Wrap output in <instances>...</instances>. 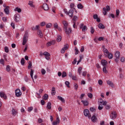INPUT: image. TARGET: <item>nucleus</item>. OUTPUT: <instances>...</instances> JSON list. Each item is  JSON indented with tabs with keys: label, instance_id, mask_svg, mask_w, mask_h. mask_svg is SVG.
Here are the masks:
<instances>
[{
	"label": "nucleus",
	"instance_id": "1",
	"mask_svg": "<svg viewBox=\"0 0 125 125\" xmlns=\"http://www.w3.org/2000/svg\"><path fill=\"white\" fill-rule=\"evenodd\" d=\"M120 55H121V53L119 51H116L115 53V57L116 59H115V61L116 63L119 62V60H120Z\"/></svg>",
	"mask_w": 125,
	"mask_h": 125
},
{
	"label": "nucleus",
	"instance_id": "2",
	"mask_svg": "<svg viewBox=\"0 0 125 125\" xmlns=\"http://www.w3.org/2000/svg\"><path fill=\"white\" fill-rule=\"evenodd\" d=\"M83 114L85 117H88V119L91 118V115L89 113V110L88 109H84L83 111Z\"/></svg>",
	"mask_w": 125,
	"mask_h": 125
},
{
	"label": "nucleus",
	"instance_id": "3",
	"mask_svg": "<svg viewBox=\"0 0 125 125\" xmlns=\"http://www.w3.org/2000/svg\"><path fill=\"white\" fill-rule=\"evenodd\" d=\"M27 42H28V34H25L23 38L22 45H25Z\"/></svg>",
	"mask_w": 125,
	"mask_h": 125
},
{
	"label": "nucleus",
	"instance_id": "4",
	"mask_svg": "<svg viewBox=\"0 0 125 125\" xmlns=\"http://www.w3.org/2000/svg\"><path fill=\"white\" fill-rule=\"evenodd\" d=\"M110 119L111 120H115L117 118V112L116 111H113L110 115Z\"/></svg>",
	"mask_w": 125,
	"mask_h": 125
},
{
	"label": "nucleus",
	"instance_id": "5",
	"mask_svg": "<svg viewBox=\"0 0 125 125\" xmlns=\"http://www.w3.org/2000/svg\"><path fill=\"white\" fill-rule=\"evenodd\" d=\"M103 47V51L104 53V55H105V57H107V55H108V54L109 53V51H108V49H107L106 48H105V46L104 45L102 46Z\"/></svg>",
	"mask_w": 125,
	"mask_h": 125
},
{
	"label": "nucleus",
	"instance_id": "6",
	"mask_svg": "<svg viewBox=\"0 0 125 125\" xmlns=\"http://www.w3.org/2000/svg\"><path fill=\"white\" fill-rule=\"evenodd\" d=\"M64 31L66 35H70L72 32V29L70 27H66V28H64Z\"/></svg>",
	"mask_w": 125,
	"mask_h": 125
},
{
	"label": "nucleus",
	"instance_id": "7",
	"mask_svg": "<svg viewBox=\"0 0 125 125\" xmlns=\"http://www.w3.org/2000/svg\"><path fill=\"white\" fill-rule=\"evenodd\" d=\"M15 94L17 97H19L22 95V93L20 91V89H17L15 90Z\"/></svg>",
	"mask_w": 125,
	"mask_h": 125
},
{
	"label": "nucleus",
	"instance_id": "8",
	"mask_svg": "<svg viewBox=\"0 0 125 125\" xmlns=\"http://www.w3.org/2000/svg\"><path fill=\"white\" fill-rule=\"evenodd\" d=\"M68 48H69V45H64L63 48L62 49L61 52L62 53H65V51H66V49H68Z\"/></svg>",
	"mask_w": 125,
	"mask_h": 125
},
{
	"label": "nucleus",
	"instance_id": "9",
	"mask_svg": "<svg viewBox=\"0 0 125 125\" xmlns=\"http://www.w3.org/2000/svg\"><path fill=\"white\" fill-rule=\"evenodd\" d=\"M14 20L15 22H19V20H20V15L19 14H16L14 15Z\"/></svg>",
	"mask_w": 125,
	"mask_h": 125
},
{
	"label": "nucleus",
	"instance_id": "10",
	"mask_svg": "<svg viewBox=\"0 0 125 125\" xmlns=\"http://www.w3.org/2000/svg\"><path fill=\"white\" fill-rule=\"evenodd\" d=\"M42 8L44 9V10L47 11V10H48L49 9V7H48V5L46 4V3H43L42 5Z\"/></svg>",
	"mask_w": 125,
	"mask_h": 125
},
{
	"label": "nucleus",
	"instance_id": "11",
	"mask_svg": "<svg viewBox=\"0 0 125 125\" xmlns=\"http://www.w3.org/2000/svg\"><path fill=\"white\" fill-rule=\"evenodd\" d=\"M11 112L12 115H13V116H14V117H15V116H16V115L18 114V111H17V110L14 108H12Z\"/></svg>",
	"mask_w": 125,
	"mask_h": 125
},
{
	"label": "nucleus",
	"instance_id": "12",
	"mask_svg": "<svg viewBox=\"0 0 125 125\" xmlns=\"http://www.w3.org/2000/svg\"><path fill=\"white\" fill-rule=\"evenodd\" d=\"M0 96L1 98H4L5 99H7V96L5 95L4 92H0Z\"/></svg>",
	"mask_w": 125,
	"mask_h": 125
},
{
	"label": "nucleus",
	"instance_id": "13",
	"mask_svg": "<svg viewBox=\"0 0 125 125\" xmlns=\"http://www.w3.org/2000/svg\"><path fill=\"white\" fill-rule=\"evenodd\" d=\"M55 41L53 40L52 41L50 42H48L47 43H46V45L47 46H50L52 44H55Z\"/></svg>",
	"mask_w": 125,
	"mask_h": 125
},
{
	"label": "nucleus",
	"instance_id": "14",
	"mask_svg": "<svg viewBox=\"0 0 125 125\" xmlns=\"http://www.w3.org/2000/svg\"><path fill=\"white\" fill-rule=\"evenodd\" d=\"M74 14V10L73 9H70L68 14H67V15H69V16L70 17H73V15Z\"/></svg>",
	"mask_w": 125,
	"mask_h": 125
},
{
	"label": "nucleus",
	"instance_id": "15",
	"mask_svg": "<svg viewBox=\"0 0 125 125\" xmlns=\"http://www.w3.org/2000/svg\"><path fill=\"white\" fill-rule=\"evenodd\" d=\"M102 65H103L104 66H106L107 64H108V62H107V61L105 60H102L101 62Z\"/></svg>",
	"mask_w": 125,
	"mask_h": 125
},
{
	"label": "nucleus",
	"instance_id": "16",
	"mask_svg": "<svg viewBox=\"0 0 125 125\" xmlns=\"http://www.w3.org/2000/svg\"><path fill=\"white\" fill-rule=\"evenodd\" d=\"M91 121H92V122H93V123H96V122L97 121V117H96V116L95 115H93L91 117Z\"/></svg>",
	"mask_w": 125,
	"mask_h": 125
},
{
	"label": "nucleus",
	"instance_id": "17",
	"mask_svg": "<svg viewBox=\"0 0 125 125\" xmlns=\"http://www.w3.org/2000/svg\"><path fill=\"white\" fill-rule=\"evenodd\" d=\"M62 24L63 25V29H66V28H68V22L67 21H62Z\"/></svg>",
	"mask_w": 125,
	"mask_h": 125
},
{
	"label": "nucleus",
	"instance_id": "18",
	"mask_svg": "<svg viewBox=\"0 0 125 125\" xmlns=\"http://www.w3.org/2000/svg\"><path fill=\"white\" fill-rule=\"evenodd\" d=\"M81 102L83 103L84 106H88V104H89L88 101L82 100Z\"/></svg>",
	"mask_w": 125,
	"mask_h": 125
},
{
	"label": "nucleus",
	"instance_id": "19",
	"mask_svg": "<svg viewBox=\"0 0 125 125\" xmlns=\"http://www.w3.org/2000/svg\"><path fill=\"white\" fill-rule=\"evenodd\" d=\"M83 55H80V60L77 62V65H79V63H81V62H82V60H83Z\"/></svg>",
	"mask_w": 125,
	"mask_h": 125
},
{
	"label": "nucleus",
	"instance_id": "20",
	"mask_svg": "<svg viewBox=\"0 0 125 125\" xmlns=\"http://www.w3.org/2000/svg\"><path fill=\"white\" fill-rule=\"evenodd\" d=\"M58 99L62 101V103H65V100L63 98H62V97L58 96Z\"/></svg>",
	"mask_w": 125,
	"mask_h": 125
},
{
	"label": "nucleus",
	"instance_id": "21",
	"mask_svg": "<svg viewBox=\"0 0 125 125\" xmlns=\"http://www.w3.org/2000/svg\"><path fill=\"white\" fill-rule=\"evenodd\" d=\"M106 57H108L109 59H112L113 58V54L111 53H108Z\"/></svg>",
	"mask_w": 125,
	"mask_h": 125
},
{
	"label": "nucleus",
	"instance_id": "22",
	"mask_svg": "<svg viewBox=\"0 0 125 125\" xmlns=\"http://www.w3.org/2000/svg\"><path fill=\"white\" fill-rule=\"evenodd\" d=\"M107 83L108 84H109V85H110V86H111V87H114V83H113L110 81H107Z\"/></svg>",
	"mask_w": 125,
	"mask_h": 125
},
{
	"label": "nucleus",
	"instance_id": "23",
	"mask_svg": "<svg viewBox=\"0 0 125 125\" xmlns=\"http://www.w3.org/2000/svg\"><path fill=\"white\" fill-rule=\"evenodd\" d=\"M37 34L40 38H42L43 35H42V31L39 30L38 31Z\"/></svg>",
	"mask_w": 125,
	"mask_h": 125
},
{
	"label": "nucleus",
	"instance_id": "24",
	"mask_svg": "<svg viewBox=\"0 0 125 125\" xmlns=\"http://www.w3.org/2000/svg\"><path fill=\"white\" fill-rule=\"evenodd\" d=\"M52 95H55L56 91H55V87H53L51 92Z\"/></svg>",
	"mask_w": 125,
	"mask_h": 125
},
{
	"label": "nucleus",
	"instance_id": "25",
	"mask_svg": "<svg viewBox=\"0 0 125 125\" xmlns=\"http://www.w3.org/2000/svg\"><path fill=\"white\" fill-rule=\"evenodd\" d=\"M77 7L79 9H83V6L82 3H79L77 5Z\"/></svg>",
	"mask_w": 125,
	"mask_h": 125
},
{
	"label": "nucleus",
	"instance_id": "26",
	"mask_svg": "<svg viewBox=\"0 0 125 125\" xmlns=\"http://www.w3.org/2000/svg\"><path fill=\"white\" fill-rule=\"evenodd\" d=\"M9 8H5L4 9V11L7 15H8L9 14V10L8 9Z\"/></svg>",
	"mask_w": 125,
	"mask_h": 125
},
{
	"label": "nucleus",
	"instance_id": "27",
	"mask_svg": "<svg viewBox=\"0 0 125 125\" xmlns=\"http://www.w3.org/2000/svg\"><path fill=\"white\" fill-rule=\"evenodd\" d=\"M61 40H62V37L60 35H58L57 38V41L58 42H61Z\"/></svg>",
	"mask_w": 125,
	"mask_h": 125
},
{
	"label": "nucleus",
	"instance_id": "28",
	"mask_svg": "<svg viewBox=\"0 0 125 125\" xmlns=\"http://www.w3.org/2000/svg\"><path fill=\"white\" fill-rule=\"evenodd\" d=\"M33 76H34V70L31 69L30 71V76L33 81H34V77H33Z\"/></svg>",
	"mask_w": 125,
	"mask_h": 125
},
{
	"label": "nucleus",
	"instance_id": "29",
	"mask_svg": "<svg viewBox=\"0 0 125 125\" xmlns=\"http://www.w3.org/2000/svg\"><path fill=\"white\" fill-rule=\"evenodd\" d=\"M99 29H105V26L102 23H99L98 25Z\"/></svg>",
	"mask_w": 125,
	"mask_h": 125
},
{
	"label": "nucleus",
	"instance_id": "30",
	"mask_svg": "<svg viewBox=\"0 0 125 125\" xmlns=\"http://www.w3.org/2000/svg\"><path fill=\"white\" fill-rule=\"evenodd\" d=\"M47 108L49 109L50 110L51 109V103L48 102L47 104Z\"/></svg>",
	"mask_w": 125,
	"mask_h": 125
},
{
	"label": "nucleus",
	"instance_id": "31",
	"mask_svg": "<svg viewBox=\"0 0 125 125\" xmlns=\"http://www.w3.org/2000/svg\"><path fill=\"white\" fill-rule=\"evenodd\" d=\"M82 70H83V68H82V67H79L78 68V72L79 75L80 76H81V75L82 74Z\"/></svg>",
	"mask_w": 125,
	"mask_h": 125
},
{
	"label": "nucleus",
	"instance_id": "32",
	"mask_svg": "<svg viewBox=\"0 0 125 125\" xmlns=\"http://www.w3.org/2000/svg\"><path fill=\"white\" fill-rule=\"evenodd\" d=\"M70 8H71V9H74V10L76 9L75 8V3H71L70 5Z\"/></svg>",
	"mask_w": 125,
	"mask_h": 125
},
{
	"label": "nucleus",
	"instance_id": "33",
	"mask_svg": "<svg viewBox=\"0 0 125 125\" xmlns=\"http://www.w3.org/2000/svg\"><path fill=\"white\" fill-rule=\"evenodd\" d=\"M43 99L44 100H47V99H48V95L46 94H44L43 96Z\"/></svg>",
	"mask_w": 125,
	"mask_h": 125
},
{
	"label": "nucleus",
	"instance_id": "34",
	"mask_svg": "<svg viewBox=\"0 0 125 125\" xmlns=\"http://www.w3.org/2000/svg\"><path fill=\"white\" fill-rule=\"evenodd\" d=\"M103 108H104V106H103V104H99V106H98V109L99 110H102V109H103Z\"/></svg>",
	"mask_w": 125,
	"mask_h": 125
},
{
	"label": "nucleus",
	"instance_id": "35",
	"mask_svg": "<svg viewBox=\"0 0 125 125\" xmlns=\"http://www.w3.org/2000/svg\"><path fill=\"white\" fill-rule=\"evenodd\" d=\"M51 26H52V24L50 23H48L46 25V28L49 29L50 28H51Z\"/></svg>",
	"mask_w": 125,
	"mask_h": 125
},
{
	"label": "nucleus",
	"instance_id": "36",
	"mask_svg": "<svg viewBox=\"0 0 125 125\" xmlns=\"http://www.w3.org/2000/svg\"><path fill=\"white\" fill-rule=\"evenodd\" d=\"M43 55H44V56L46 57V56H50V54H49L48 52H44L43 53Z\"/></svg>",
	"mask_w": 125,
	"mask_h": 125
},
{
	"label": "nucleus",
	"instance_id": "37",
	"mask_svg": "<svg viewBox=\"0 0 125 125\" xmlns=\"http://www.w3.org/2000/svg\"><path fill=\"white\" fill-rule=\"evenodd\" d=\"M78 88H79V85H78V84L75 83H74V89L75 90H78Z\"/></svg>",
	"mask_w": 125,
	"mask_h": 125
},
{
	"label": "nucleus",
	"instance_id": "38",
	"mask_svg": "<svg viewBox=\"0 0 125 125\" xmlns=\"http://www.w3.org/2000/svg\"><path fill=\"white\" fill-rule=\"evenodd\" d=\"M62 78H65V77H67V73H66L65 71H63L62 75Z\"/></svg>",
	"mask_w": 125,
	"mask_h": 125
},
{
	"label": "nucleus",
	"instance_id": "39",
	"mask_svg": "<svg viewBox=\"0 0 125 125\" xmlns=\"http://www.w3.org/2000/svg\"><path fill=\"white\" fill-rule=\"evenodd\" d=\"M15 11H17L18 13H20L21 11V9L20 8L17 7L15 9Z\"/></svg>",
	"mask_w": 125,
	"mask_h": 125
},
{
	"label": "nucleus",
	"instance_id": "40",
	"mask_svg": "<svg viewBox=\"0 0 125 125\" xmlns=\"http://www.w3.org/2000/svg\"><path fill=\"white\" fill-rule=\"evenodd\" d=\"M107 10H106V8L104 7L103 9V12L104 13V15H106L107 14Z\"/></svg>",
	"mask_w": 125,
	"mask_h": 125
},
{
	"label": "nucleus",
	"instance_id": "41",
	"mask_svg": "<svg viewBox=\"0 0 125 125\" xmlns=\"http://www.w3.org/2000/svg\"><path fill=\"white\" fill-rule=\"evenodd\" d=\"M21 65H24L25 64V59L24 58H22L21 61Z\"/></svg>",
	"mask_w": 125,
	"mask_h": 125
},
{
	"label": "nucleus",
	"instance_id": "42",
	"mask_svg": "<svg viewBox=\"0 0 125 125\" xmlns=\"http://www.w3.org/2000/svg\"><path fill=\"white\" fill-rule=\"evenodd\" d=\"M28 4H29V5L31 6V7H35V5H34V4H33V2H32L31 1H29Z\"/></svg>",
	"mask_w": 125,
	"mask_h": 125
},
{
	"label": "nucleus",
	"instance_id": "43",
	"mask_svg": "<svg viewBox=\"0 0 125 125\" xmlns=\"http://www.w3.org/2000/svg\"><path fill=\"white\" fill-rule=\"evenodd\" d=\"M73 22H75L78 20V17L76 16H75L74 17H73Z\"/></svg>",
	"mask_w": 125,
	"mask_h": 125
},
{
	"label": "nucleus",
	"instance_id": "44",
	"mask_svg": "<svg viewBox=\"0 0 125 125\" xmlns=\"http://www.w3.org/2000/svg\"><path fill=\"white\" fill-rule=\"evenodd\" d=\"M28 69L32 68V62H28Z\"/></svg>",
	"mask_w": 125,
	"mask_h": 125
},
{
	"label": "nucleus",
	"instance_id": "45",
	"mask_svg": "<svg viewBox=\"0 0 125 125\" xmlns=\"http://www.w3.org/2000/svg\"><path fill=\"white\" fill-rule=\"evenodd\" d=\"M2 20L3 22H7V17H3V18H2Z\"/></svg>",
	"mask_w": 125,
	"mask_h": 125
},
{
	"label": "nucleus",
	"instance_id": "46",
	"mask_svg": "<svg viewBox=\"0 0 125 125\" xmlns=\"http://www.w3.org/2000/svg\"><path fill=\"white\" fill-rule=\"evenodd\" d=\"M65 84L67 86V87H70V83L68 81L65 82Z\"/></svg>",
	"mask_w": 125,
	"mask_h": 125
},
{
	"label": "nucleus",
	"instance_id": "47",
	"mask_svg": "<svg viewBox=\"0 0 125 125\" xmlns=\"http://www.w3.org/2000/svg\"><path fill=\"white\" fill-rule=\"evenodd\" d=\"M0 64H2L3 65H4V60H3V59H1L0 60Z\"/></svg>",
	"mask_w": 125,
	"mask_h": 125
},
{
	"label": "nucleus",
	"instance_id": "48",
	"mask_svg": "<svg viewBox=\"0 0 125 125\" xmlns=\"http://www.w3.org/2000/svg\"><path fill=\"white\" fill-rule=\"evenodd\" d=\"M103 71L104 73H107L108 71H107V70L106 69V66H104V68H103Z\"/></svg>",
	"mask_w": 125,
	"mask_h": 125
},
{
	"label": "nucleus",
	"instance_id": "49",
	"mask_svg": "<svg viewBox=\"0 0 125 125\" xmlns=\"http://www.w3.org/2000/svg\"><path fill=\"white\" fill-rule=\"evenodd\" d=\"M106 110H110L111 109V106L109 105H105Z\"/></svg>",
	"mask_w": 125,
	"mask_h": 125
},
{
	"label": "nucleus",
	"instance_id": "50",
	"mask_svg": "<svg viewBox=\"0 0 125 125\" xmlns=\"http://www.w3.org/2000/svg\"><path fill=\"white\" fill-rule=\"evenodd\" d=\"M116 17H118V16H119V15H120V10L117 9L116 10Z\"/></svg>",
	"mask_w": 125,
	"mask_h": 125
},
{
	"label": "nucleus",
	"instance_id": "51",
	"mask_svg": "<svg viewBox=\"0 0 125 125\" xmlns=\"http://www.w3.org/2000/svg\"><path fill=\"white\" fill-rule=\"evenodd\" d=\"M7 72H9L10 71V66L7 65L6 68Z\"/></svg>",
	"mask_w": 125,
	"mask_h": 125
},
{
	"label": "nucleus",
	"instance_id": "52",
	"mask_svg": "<svg viewBox=\"0 0 125 125\" xmlns=\"http://www.w3.org/2000/svg\"><path fill=\"white\" fill-rule=\"evenodd\" d=\"M71 79L74 81H76L77 80V76L76 75H72Z\"/></svg>",
	"mask_w": 125,
	"mask_h": 125
},
{
	"label": "nucleus",
	"instance_id": "53",
	"mask_svg": "<svg viewBox=\"0 0 125 125\" xmlns=\"http://www.w3.org/2000/svg\"><path fill=\"white\" fill-rule=\"evenodd\" d=\"M85 95V94H82L81 95V96H80V99L81 100H82V99H83V97H84Z\"/></svg>",
	"mask_w": 125,
	"mask_h": 125
},
{
	"label": "nucleus",
	"instance_id": "54",
	"mask_svg": "<svg viewBox=\"0 0 125 125\" xmlns=\"http://www.w3.org/2000/svg\"><path fill=\"white\" fill-rule=\"evenodd\" d=\"M41 73L42 75H44L46 73L45 70L44 69H42L41 70Z\"/></svg>",
	"mask_w": 125,
	"mask_h": 125
},
{
	"label": "nucleus",
	"instance_id": "55",
	"mask_svg": "<svg viewBox=\"0 0 125 125\" xmlns=\"http://www.w3.org/2000/svg\"><path fill=\"white\" fill-rule=\"evenodd\" d=\"M86 29H87L86 26L84 25L82 28L83 32H85L86 31Z\"/></svg>",
	"mask_w": 125,
	"mask_h": 125
},
{
	"label": "nucleus",
	"instance_id": "56",
	"mask_svg": "<svg viewBox=\"0 0 125 125\" xmlns=\"http://www.w3.org/2000/svg\"><path fill=\"white\" fill-rule=\"evenodd\" d=\"M40 26H41L42 27H43V26H45V22L44 21H42L41 22Z\"/></svg>",
	"mask_w": 125,
	"mask_h": 125
},
{
	"label": "nucleus",
	"instance_id": "57",
	"mask_svg": "<svg viewBox=\"0 0 125 125\" xmlns=\"http://www.w3.org/2000/svg\"><path fill=\"white\" fill-rule=\"evenodd\" d=\"M75 54H79V50L78 49V48L75 47Z\"/></svg>",
	"mask_w": 125,
	"mask_h": 125
},
{
	"label": "nucleus",
	"instance_id": "58",
	"mask_svg": "<svg viewBox=\"0 0 125 125\" xmlns=\"http://www.w3.org/2000/svg\"><path fill=\"white\" fill-rule=\"evenodd\" d=\"M54 27L55 28V29H58V24H57V23H55L54 24Z\"/></svg>",
	"mask_w": 125,
	"mask_h": 125
},
{
	"label": "nucleus",
	"instance_id": "59",
	"mask_svg": "<svg viewBox=\"0 0 125 125\" xmlns=\"http://www.w3.org/2000/svg\"><path fill=\"white\" fill-rule=\"evenodd\" d=\"M33 109H34V108L33 107H29L28 108V112H31V111H33Z\"/></svg>",
	"mask_w": 125,
	"mask_h": 125
},
{
	"label": "nucleus",
	"instance_id": "60",
	"mask_svg": "<svg viewBox=\"0 0 125 125\" xmlns=\"http://www.w3.org/2000/svg\"><path fill=\"white\" fill-rule=\"evenodd\" d=\"M110 10H111V9L110 8V6L109 5H107L106 6V11H110Z\"/></svg>",
	"mask_w": 125,
	"mask_h": 125
},
{
	"label": "nucleus",
	"instance_id": "61",
	"mask_svg": "<svg viewBox=\"0 0 125 125\" xmlns=\"http://www.w3.org/2000/svg\"><path fill=\"white\" fill-rule=\"evenodd\" d=\"M98 41L99 42H101V41H104V37H100L99 39H98Z\"/></svg>",
	"mask_w": 125,
	"mask_h": 125
},
{
	"label": "nucleus",
	"instance_id": "62",
	"mask_svg": "<svg viewBox=\"0 0 125 125\" xmlns=\"http://www.w3.org/2000/svg\"><path fill=\"white\" fill-rule=\"evenodd\" d=\"M88 95V97L89 98H92V94L91 93H88L87 94Z\"/></svg>",
	"mask_w": 125,
	"mask_h": 125
},
{
	"label": "nucleus",
	"instance_id": "63",
	"mask_svg": "<svg viewBox=\"0 0 125 125\" xmlns=\"http://www.w3.org/2000/svg\"><path fill=\"white\" fill-rule=\"evenodd\" d=\"M94 19H97L98 18V15L97 14H95L93 15Z\"/></svg>",
	"mask_w": 125,
	"mask_h": 125
},
{
	"label": "nucleus",
	"instance_id": "64",
	"mask_svg": "<svg viewBox=\"0 0 125 125\" xmlns=\"http://www.w3.org/2000/svg\"><path fill=\"white\" fill-rule=\"evenodd\" d=\"M4 49H5V52H6V53H8V47H4Z\"/></svg>",
	"mask_w": 125,
	"mask_h": 125
}]
</instances>
